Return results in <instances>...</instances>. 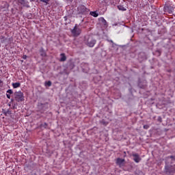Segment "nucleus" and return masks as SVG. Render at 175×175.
I'll use <instances>...</instances> for the list:
<instances>
[{"label":"nucleus","instance_id":"f257e3e1","mask_svg":"<svg viewBox=\"0 0 175 175\" xmlns=\"http://www.w3.org/2000/svg\"><path fill=\"white\" fill-rule=\"evenodd\" d=\"M85 43L88 47H94L96 44V40L94 39L92 36H86L85 38Z\"/></svg>","mask_w":175,"mask_h":175},{"label":"nucleus","instance_id":"f03ea898","mask_svg":"<svg viewBox=\"0 0 175 175\" xmlns=\"http://www.w3.org/2000/svg\"><path fill=\"white\" fill-rule=\"evenodd\" d=\"M14 96L16 102H24V100H25L24 93H23L21 91L14 92Z\"/></svg>","mask_w":175,"mask_h":175},{"label":"nucleus","instance_id":"7ed1b4c3","mask_svg":"<svg viewBox=\"0 0 175 175\" xmlns=\"http://www.w3.org/2000/svg\"><path fill=\"white\" fill-rule=\"evenodd\" d=\"M165 172L166 174L173 175L175 173V165H165Z\"/></svg>","mask_w":175,"mask_h":175},{"label":"nucleus","instance_id":"20e7f679","mask_svg":"<svg viewBox=\"0 0 175 175\" xmlns=\"http://www.w3.org/2000/svg\"><path fill=\"white\" fill-rule=\"evenodd\" d=\"M78 11L81 14H88V13H90V9L87 8L85 5L78 7Z\"/></svg>","mask_w":175,"mask_h":175},{"label":"nucleus","instance_id":"39448f33","mask_svg":"<svg viewBox=\"0 0 175 175\" xmlns=\"http://www.w3.org/2000/svg\"><path fill=\"white\" fill-rule=\"evenodd\" d=\"M116 165H118L119 167H124V166H125V159L118 158L116 159Z\"/></svg>","mask_w":175,"mask_h":175},{"label":"nucleus","instance_id":"423d86ee","mask_svg":"<svg viewBox=\"0 0 175 175\" xmlns=\"http://www.w3.org/2000/svg\"><path fill=\"white\" fill-rule=\"evenodd\" d=\"M72 33H73L74 36H79L81 33V29L75 26L72 30Z\"/></svg>","mask_w":175,"mask_h":175},{"label":"nucleus","instance_id":"0eeeda50","mask_svg":"<svg viewBox=\"0 0 175 175\" xmlns=\"http://www.w3.org/2000/svg\"><path fill=\"white\" fill-rule=\"evenodd\" d=\"M133 161L136 162V163H139L140 161H142V159L140 158V156L137 153L133 154Z\"/></svg>","mask_w":175,"mask_h":175},{"label":"nucleus","instance_id":"6e6552de","mask_svg":"<svg viewBox=\"0 0 175 175\" xmlns=\"http://www.w3.org/2000/svg\"><path fill=\"white\" fill-rule=\"evenodd\" d=\"M18 3L22 5V6H25V8H29V4L28 1L25 0H18Z\"/></svg>","mask_w":175,"mask_h":175},{"label":"nucleus","instance_id":"1a4fd4ad","mask_svg":"<svg viewBox=\"0 0 175 175\" xmlns=\"http://www.w3.org/2000/svg\"><path fill=\"white\" fill-rule=\"evenodd\" d=\"M60 57V62H65V61H66V55H65V53H61Z\"/></svg>","mask_w":175,"mask_h":175},{"label":"nucleus","instance_id":"9d476101","mask_svg":"<svg viewBox=\"0 0 175 175\" xmlns=\"http://www.w3.org/2000/svg\"><path fill=\"white\" fill-rule=\"evenodd\" d=\"M12 94H13V90H12L11 89H10L7 91L6 96H7L8 99H10V98H11L10 95H12Z\"/></svg>","mask_w":175,"mask_h":175},{"label":"nucleus","instance_id":"9b49d317","mask_svg":"<svg viewBox=\"0 0 175 175\" xmlns=\"http://www.w3.org/2000/svg\"><path fill=\"white\" fill-rule=\"evenodd\" d=\"M40 53L41 57H47V54L46 53V51H44V49H43V48L40 49Z\"/></svg>","mask_w":175,"mask_h":175},{"label":"nucleus","instance_id":"f8f14e48","mask_svg":"<svg viewBox=\"0 0 175 175\" xmlns=\"http://www.w3.org/2000/svg\"><path fill=\"white\" fill-rule=\"evenodd\" d=\"M21 86V83L20 82L12 83L13 88H18Z\"/></svg>","mask_w":175,"mask_h":175},{"label":"nucleus","instance_id":"ddd939ff","mask_svg":"<svg viewBox=\"0 0 175 175\" xmlns=\"http://www.w3.org/2000/svg\"><path fill=\"white\" fill-rule=\"evenodd\" d=\"M90 15L92 16L93 17H98L99 16V14L96 12V11L90 12Z\"/></svg>","mask_w":175,"mask_h":175},{"label":"nucleus","instance_id":"4468645a","mask_svg":"<svg viewBox=\"0 0 175 175\" xmlns=\"http://www.w3.org/2000/svg\"><path fill=\"white\" fill-rule=\"evenodd\" d=\"M118 9L119 10H122V12H125V10H126V8L124 7V5H118Z\"/></svg>","mask_w":175,"mask_h":175},{"label":"nucleus","instance_id":"2eb2a0df","mask_svg":"<svg viewBox=\"0 0 175 175\" xmlns=\"http://www.w3.org/2000/svg\"><path fill=\"white\" fill-rule=\"evenodd\" d=\"M3 114L4 116H10V114H12V111L9 109H8L7 111H3Z\"/></svg>","mask_w":175,"mask_h":175},{"label":"nucleus","instance_id":"dca6fc26","mask_svg":"<svg viewBox=\"0 0 175 175\" xmlns=\"http://www.w3.org/2000/svg\"><path fill=\"white\" fill-rule=\"evenodd\" d=\"M100 124H103V125H105V126H106V125H107V124H109V122L105 121V120L103 119V120L100 121Z\"/></svg>","mask_w":175,"mask_h":175},{"label":"nucleus","instance_id":"f3484780","mask_svg":"<svg viewBox=\"0 0 175 175\" xmlns=\"http://www.w3.org/2000/svg\"><path fill=\"white\" fill-rule=\"evenodd\" d=\"M171 159L172 160V162H174L175 161V157L174 156H170L167 157V159Z\"/></svg>","mask_w":175,"mask_h":175},{"label":"nucleus","instance_id":"a211bd4d","mask_svg":"<svg viewBox=\"0 0 175 175\" xmlns=\"http://www.w3.org/2000/svg\"><path fill=\"white\" fill-rule=\"evenodd\" d=\"M45 85H48V87H51V81H46Z\"/></svg>","mask_w":175,"mask_h":175},{"label":"nucleus","instance_id":"6ab92c4d","mask_svg":"<svg viewBox=\"0 0 175 175\" xmlns=\"http://www.w3.org/2000/svg\"><path fill=\"white\" fill-rule=\"evenodd\" d=\"M40 2H43L44 3H46V5L49 4V1L50 0H40Z\"/></svg>","mask_w":175,"mask_h":175},{"label":"nucleus","instance_id":"aec40b11","mask_svg":"<svg viewBox=\"0 0 175 175\" xmlns=\"http://www.w3.org/2000/svg\"><path fill=\"white\" fill-rule=\"evenodd\" d=\"M174 10V9L173 8H170V9L168 11V13L170 14H172V13H173V11Z\"/></svg>","mask_w":175,"mask_h":175},{"label":"nucleus","instance_id":"412c9836","mask_svg":"<svg viewBox=\"0 0 175 175\" xmlns=\"http://www.w3.org/2000/svg\"><path fill=\"white\" fill-rule=\"evenodd\" d=\"M42 128H47V123H44L43 124H42Z\"/></svg>","mask_w":175,"mask_h":175},{"label":"nucleus","instance_id":"4be33fe9","mask_svg":"<svg viewBox=\"0 0 175 175\" xmlns=\"http://www.w3.org/2000/svg\"><path fill=\"white\" fill-rule=\"evenodd\" d=\"M148 128H150V126L146 124V125H144V129H148Z\"/></svg>","mask_w":175,"mask_h":175},{"label":"nucleus","instance_id":"5701e85b","mask_svg":"<svg viewBox=\"0 0 175 175\" xmlns=\"http://www.w3.org/2000/svg\"><path fill=\"white\" fill-rule=\"evenodd\" d=\"M27 55H24L23 56V59H27Z\"/></svg>","mask_w":175,"mask_h":175},{"label":"nucleus","instance_id":"b1692460","mask_svg":"<svg viewBox=\"0 0 175 175\" xmlns=\"http://www.w3.org/2000/svg\"><path fill=\"white\" fill-rule=\"evenodd\" d=\"M3 82L1 80H0V85H1V84H3Z\"/></svg>","mask_w":175,"mask_h":175}]
</instances>
